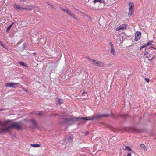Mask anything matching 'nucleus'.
I'll list each match as a JSON object with an SVG mask.
<instances>
[{
	"mask_svg": "<svg viewBox=\"0 0 156 156\" xmlns=\"http://www.w3.org/2000/svg\"><path fill=\"white\" fill-rule=\"evenodd\" d=\"M10 129H15L17 130H20L22 129L23 128L20 124V122H13L8 126L3 128H0V134H4L6 132H9Z\"/></svg>",
	"mask_w": 156,
	"mask_h": 156,
	"instance_id": "nucleus-1",
	"label": "nucleus"
},
{
	"mask_svg": "<svg viewBox=\"0 0 156 156\" xmlns=\"http://www.w3.org/2000/svg\"><path fill=\"white\" fill-rule=\"evenodd\" d=\"M80 120H83L86 121L92 120V117H73L72 118H64V120L65 123L71 125L74 124L76 121H80Z\"/></svg>",
	"mask_w": 156,
	"mask_h": 156,
	"instance_id": "nucleus-2",
	"label": "nucleus"
},
{
	"mask_svg": "<svg viewBox=\"0 0 156 156\" xmlns=\"http://www.w3.org/2000/svg\"><path fill=\"white\" fill-rule=\"evenodd\" d=\"M108 116H111L113 118H115L114 115L112 114V113L110 114H98L97 115H95L92 117V120L94 119H97L98 118L100 117H107Z\"/></svg>",
	"mask_w": 156,
	"mask_h": 156,
	"instance_id": "nucleus-3",
	"label": "nucleus"
},
{
	"mask_svg": "<svg viewBox=\"0 0 156 156\" xmlns=\"http://www.w3.org/2000/svg\"><path fill=\"white\" fill-rule=\"evenodd\" d=\"M129 12L128 15L129 17L131 16L134 12V4L133 2H130L129 4Z\"/></svg>",
	"mask_w": 156,
	"mask_h": 156,
	"instance_id": "nucleus-4",
	"label": "nucleus"
},
{
	"mask_svg": "<svg viewBox=\"0 0 156 156\" xmlns=\"http://www.w3.org/2000/svg\"><path fill=\"white\" fill-rule=\"evenodd\" d=\"M19 85V83H16L13 82H10L7 83H5V86L9 88L12 87L13 88H16L18 87Z\"/></svg>",
	"mask_w": 156,
	"mask_h": 156,
	"instance_id": "nucleus-5",
	"label": "nucleus"
},
{
	"mask_svg": "<svg viewBox=\"0 0 156 156\" xmlns=\"http://www.w3.org/2000/svg\"><path fill=\"white\" fill-rule=\"evenodd\" d=\"M73 135H71L68 136H67L66 138L64 139V140L66 141V140H67L68 142H70L73 140Z\"/></svg>",
	"mask_w": 156,
	"mask_h": 156,
	"instance_id": "nucleus-6",
	"label": "nucleus"
},
{
	"mask_svg": "<svg viewBox=\"0 0 156 156\" xmlns=\"http://www.w3.org/2000/svg\"><path fill=\"white\" fill-rule=\"evenodd\" d=\"M152 42V41L151 40L149 41L147 43L142 46L140 47V49H141L143 48H146L147 46L151 45Z\"/></svg>",
	"mask_w": 156,
	"mask_h": 156,
	"instance_id": "nucleus-7",
	"label": "nucleus"
},
{
	"mask_svg": "<svg viewBox=\"0 0 156 156\" xmlns=\"http://www.w3.org/2000/svg\"><path fill=\"white\" fill-rule=\"evenodd\" d=\"M96 64L95 66L101 67H103L104 65V64L103 62L98 61L96 62Z\"/></svg>",
	"mask_w": 156,
	"mask_h": 156,
	"instance_id": "nucleus-8",
	"label": "nucleus"
},
{
	"mask_svg": "<svg viewBox=\"0 0 156 156\" xmlns=\"http://www.w3.org/2000/svg\"><path fill=\"white\" fill-rule=\"evenodd\" d=\"M30 121L32 122L35 128H37L38 127L37 125L36 121L32 119H30Z\"/></svg>",
	"mask_w": 156,
	"mask_h": 156,
	"instance_id": "nucleus-9",
	"label": "nucleus"
},
{
	"mask_svg": "<svg viewBox=\"0 0 156 156\" xmlns=\"http://www.w3.org/2000/svg\"><path fill=\"white\" fill-rule=\"evenodd\" d=\"M141 35V33L140 31H137L135 34V37L134 39H139L140 36Z\"/></svg>",
	"mask_w": 156,
	"mask_h": 156,
	"instance_id": "nucleus-10",
	"label": "nucleus"
},
{
	"mask_svg": "<svg viewBox=\"0 0 156 156\" xmlns=\"http://www.w3.org/2000/svg\"><path fill=\"white\" fill-rule=\"evenodd\" d=\"M13 7L16 10H21V7L20 5H18L16 4H15L13 5Z\"/></svg>",
	"mask_w": 156,
	"mask_h": 156,
	"instance_id": "nucleus-11",
	"label": "nucleus"
},
{
	"mask_svg": "<svg viewBox=\"0 0 156 156\" xmlns=\"http://www.w3.org/2000/svg\"><path fill=\"white\" fill-rule=\"evenodd\" d=\"M119 116L122 118H126L129 117V116L128 114H120L119 115Z\"/></svg>",
	"mask_w": 156,
	"mask_h": 156,
	"instance_id": "nucleus-12",
	"label": "nucleus"
},
{
	"mask_svg": "<svg viewBox=\"0 0 156 156\" xmlns=\"http://www.w3.org/2000/svg\"><path fill=\"white\" fill-rule=\"evenodd\" d=\"M18 63L21 65L23 66L26 67H28V66L24 62L19 61L18 62Z\"/></svg>",
	"mask_w": 156,
	"mask_h": 156,
	"instance_id": "nucleus-13",
	"label": "nucleus"
},
{
	"mask_svg": "<svg viewBox=\"0 0 156 156\" xmlns=\"http://www.w3.org/2000/svg\"><path fill=\"white\" fill-rule=\"evenodd\" d=\"M122 30L126 29L127 28V24H123L120 25Z\"/></svg>",
	"mask_w": 156,
	"mask_h": 156,
	"instance_id": "nucleus-14",
	"label": "nucleus"
},
{
	"mask_svg": "<svg viewBox=\"0 0 156 156\" xmlns=\"http://www.w3.org/2000/svg\"><path fill=\"white\" fill-rule=\"evenodd\" d=\"M40 146V144H31V146L34 147H38Z\"/></svg>",
	"mask_w": 156,
	"mask_h": 156,
	"instance_id": "nucleus-15",
	"label": "nucleus"
},
{
	"mask_svg": "<svg viewBox=\"0 0 156 156\" xmlns=\"http://www.w3.org/2000/svg\"><path fill=\"white\" fill-rule=\"evenodd\" d=\"M99 2L100 3H103L105 2L104 0H94L93 2L94 3H96L97 2Z\"/></svg>",
	"mask_w": 156,
	"mask_h": 156,
	"instance_id": "nucleus-16",
	"label": "nucleus"
},
{
	"mask_svg": "<svg viewBox=\"0 0 156 156\" xmlns=\"http://www.w3.org/2000/svg\"><path fill=\"white\" fill-rule=\"evenodd\" d=\"M111 53L113 55L115 56V52L114 48H111Z\"/></svg>",
	"mask_w": 156,
	"mask_h": 156,
	"instance_id": "nucleus-17",
	"label": "nucleus"
},
{
	"mask_svg": "<svg viewBox=\"0 0 156 156\" xmlns=\"http://www.w3.org/2000/svg\"><path fill=\"white\" fill-rule=\"evenodd\" d=\"M66 13L70 16H71L72 15L73 16V13L70 11L68 9Z\"/></svg>",
	"mask_w": 156,
	"mask_h": 156,
	"instance_id": "nucleus-18",
	"label": "nucleus"
},
{
	"mask_svg": "<svg viewBox=\"0 0 156 156\" xmlns=\"http://www.w3.org/2000/svg\"><path fill=\"white\" fill-rule=\"evenodd\" d=\"M125 148L128 151H133L131 148L129 147V146H126L125 147Z\"/></svg>",
	"mask_w": 156,
	"mask_h": 156,
	"instance_id": "nucleus-19",
	"label": "nucleus"
},
{
	"mask_svg": "<svg viewBox=\"0 0 156 156\" xmlns=\"http://www.w3.org/2000/svg\"><path fill=\"white\" fill-rule=\"evenodd\" d=\"M57 101L58 102L59 104H61L63 103V101H62V100L61 99L58 98L57 99Z\"/></svg>",
	"mask_w": 156,
	"mask_h": 156,
	"instance_id": "nucleus-20",
	"label": "nucleus"
},
{
	"mask_svg": "<svg viewBox=\"0 0 156 156\" xmlns=\"http://www.w3.org/2000/svg\"><path fill=\"white\" fill-rule=\"evenodd\" d=\"M74 19H75L77 21H78L79 19L73 13V16L72 15L71 16Z\"/></svg>",
	"mask_w": 156,
	"mask_h": 156,
	"instance_id": "nucleus-21",
	"label": "nucleus"
},
{
	"mask_svg": "<svg viewBox=\"0 0 156 156\" xmlns=\"http://www.w3.org/2000/svg\"><path fill=\"white\" fill-rule=\"evenodd\" d=\"M27 47V44L25 43H24L23 45V50H24V49L26 50V49H27L26 48Z\"/></svg>",
	"mask_w": 156,
	"mask_h": 156,
	"instance_id": "nucleus-22",
	"label": "nucleus"
},
{
	"mask_svg": "<svg viewBox=\"0 0 156 156\" xmlns=\"http://www.w3.org/2000/svg\"><path fill=\"white\" fill-rule=\"evenodd\" d=\"M11 28V25H9L7 28L6 29V32L8 33L10 29Z\"/></svg>",
	"mask_w": 156,
	"mask_h": 156,
	"instance_id": "nucleus-23",
	"label": "nucleus"
},
{
	"mask_svg": "<svg viewBox=\"0 0 156 156\" xmlns=\"http://www.w3.org/2000/svg\"><path fill=\"white\" fill-rule=\"evenodd\" d=\"M35 112V114L37 115H41L42 113V112L41 111L36 112Z\"/></svg>",
	"mask_w": 156,
	"mask_h": 156,
	"instance_id": "nucleus-24",
	"label": "nucleus"
},
{
	"mask_svg": "<svg viewBox=\"0 0 156 156\" xmlns=\"http://www.w3.org/2000/svg\"><path fill=\"white\" fill-rule=\"evenodd\" d=\"M150 51H146L145 52L144 54V57L147 56L150 53Z\"/></svg>",
	"mask_w": 156,
	"mask_h": 156,
	"instance_id": "nucleus-25",
	"label": "nucleus"
},
{
	"mask_svg": "<svg viewBox=\"0 0 156 156\" xmlns=\"http://www.w3.org/2000/svg\"><path fill=\"white\" fill-rule=\"evenodd\" d=\"M60 9L61 10H62L63 11H64V12H65L66 13V12L67 11L68 9H63V8H60Z\"/></svg>",
	"mask_w": 156,
	"mask_h": 156,
	"instance_id": "nucleus-26",
	"label": "nucleus"
},
{
	"mask_svg": "<svg viewBox=\"0 0 156 156\" xmlns=\"http://www.w3.org/2000/svg\"><path fill=\"white\" fill-rule=\"evenodd\" d=\"M140 146L142 149H145L146 147V146L143 144H141L140 145Z\"/></svg>",
	"mask_w": 156,
	"mask_h": 156,
	"instance_id": "nucleus-27",
	"label": "nucleus"
},
{
	"mask_svg": "<svg viewBox=\"0 0 156 156\" xmlns=\"http://www.w3.org/2000/svg\"><path fill=\"white\" fill-rule=\"evenodd\" d=\"M152 55L151 53H150L148 55H147V56L144 57L145 58H148L150 57H151V55Z\"/></svg>",
	"mask_w": 156,
	"mask_h": 156,
	"instance_id": "nucleus-28",
	"label": "nucleus"
},
{
	"mask_svg": "<svg viewBox=\"0 0 156 156\" xmlns=\"http://www.w3.org/2000/svg\"><path fill=\"white\" fill-rule=\"evenodd\" d=\"M122 30L121 29V26L120 25L119 26V27H117L116 29V31H119V30Z\"/></svg>",
	"mask_w": 156,
	"mask_h": 156,
	"instance_id": "nucleus-29",
	"label": "nucleus"
},
{
	"mask_svg": "<svg viewBox=\"0 0 156 156\" xmlns=\"http://www.w3.org/2000/svg\"><path fill=\"white\" fill-rule=\"evenodd\" d=\"M87 58L90 61V62H92L93 61V60H94V59H92V58H91L89 57H87Z\"/></svg>",
	"mask_w": 156,
	"mask_h": 156,
	"instance_id": "nucleus-30",
	"label": "nucleus"
},
{
	"mask_svg": "<svg viewBox=\"0 0 156 156\" xmlns=\"http://www.w3.org/2000/svg\"><path fill=\"white\" fill-rule=\"evenodd\" d=\"M155 57V56L154 55H153L152 56V57L151 58H150V59H148V61H152V60Z\"/></svg>",
	"mask_w": 156,
	"mask_h": 156,
	"instance_id": "nucleus-31",
	"label": "nucleus"
},
{
	"mask_svg": "<svg viewBox=\"0 0 156 156\" xmlns=\"http://www.w3.org/2000/svg\"><path fill=\"white\" fill-rule=\"evenodd\" d=\"M97 61V60H94V59L93 61L92 62H93V64L95 66L96 65V62Z\"/></svg>",
	"mask_w": 156,
	"mask_h": 156,
	"instance_id": "nucleus-32",
	"label": "nucleus"
},
{
	"mask_svg": "<svg viewBox=\"0 0 156 156\" xmlns=\"http://www.w3.org/2000/svg\"><path fill=\"white\" fill-rule=\"evenodd\" d=\"M86 16L87 17V18L89 19V21H92V19H91V18H90V16H88V15H87Z\"/></svg>",
	"mask_w": 156,
	"mask_h": 156,
	"instance_id": "nucleus-33",
	"label": "nucleus"
},
{
	"mask_svg": "<svg viewBox=\"0 0 156 156\" xmlns=\"http://www.w3.org/2000/svg\"><path fill=\"white\" fill-rule=\"evenodd\" d=\"M109 45L111 47V48H114V46L112 42H110L109 43Z\"/></svg>",
	"mask_w": 156,
	"mask_h": 156,
	"instance_id": "nucleus-34",
	"label": "nucleus"
},
{
	"mask_svg": "<svg viewBox=\"0 0 156 156\" xmlns=\"http://www.w3.org/2000/svg\"><path fill=\"white\" fill-rule=\"evenodd\" d=\"M145 80L147 82V83H149V79H148V78H145Z\"/></svg>",
	"mask_w": 156,
	"mask_h": 156,
	"instance_id": "nucleus-35",
	"label": "nucleus"
},
{
	"mask_svg": "<svg viewBox=\"0 0 156 156\" xmlns=\"http://www.w3.org/2000/svg\"><path fill=\"white\" fill-rule=\"evenodd\" d=\"M23 90L25 91L26 92H28V90L27 89H26V88H23Z\"/></svg>",
	"mask_w": 156,
	"mask_h": 156,
	"instance_id": "nucleus-36",
	"label": "nucleus"
},
{
	"mask_svg": "<svg viewBox=\"0 0 156 156\" xmlns=\"http://www.w3.org/2000/svg\"><path fill=\"white\" fill-rule=\"evenodd\" d=\"M87 92H83L82 93V95H84V94H87Z\"/></svg>",
	"mask_w": 156,
	"mask_h": 156,
	"instance_id": "nucleus-37",
	"label": "nucleus"
},
{
	"mask_svg": "<svg viewBox=\"0 0 156 156\" xmlns=\"http://www.w3.org/2000/svg\"><path fill=\"white\" fill-rule=\"evenodd\" d=\"M132 154L131 153H128L126 156H131Z\"/></svg>",
	"mask_w": 156,
	"mask_h": 156,
	"instance_id": "nucleus-38",
	"label": "nucleus"
},
{
	"mask_svg": "<svg viewBox=\"0 0 156 156\" xmlns=\"http://www.w3.org/2000/svg\"><path fill=\"white\" fill-rule=\"evenodd\" d=\"M21 10H27V7L23 8V7H21Z\"/></svg>",
	"mask_w": 156,
	"mask_h": 156,
	"instance_id": "nucleus-39",
	"label": "nucleus"
},
{
	"mask_svg": "<svg viewBox=\"0 0 156 156\" xmlns=\"http://www.w3.org/2000/svg\"><path fill=\"white\" fill-rule=\"evenodd\" d=\"M27 10H29L30 11H31L32 10V9L30 8H27Z\"/></svg>",
	"mask_w": 156,
	"mask_h": 156,
	"instance_id": "nucleus-40",
	"label": "nucleus"
},
{
	"mask_svg": "<svg viewBox=\"0 0 156 156\" xmlns=\"http://www.w3.org/2000/svg\"><path fill=\"white\" fill-rule=\"evenodd\" d=\"M53 115L54 116H58V114L57 113H54V114Z\"/></svg>",
	"mask_w": 156,
	"mask_h": 156,
	"instance_id": "nucleus-41",
	"label": "nucleus"
},
{
	"mask_svg": "<svg viewBox=\"0 0 156 156\" xmlns=\"http://www.w3.org/2000/svg\"><path fill=\"white\" fill-rule=\"evenodd\" d=\"M49 5L50 6H51V7L52 8L54 9V5H51H51Z\"/></svg>",
	"mask_w": 156,
	"mask_h": 156,
	"instance_id": "nucleus-42",
	"label": "nucleus"
},
{
	"mask_svg": "<svg viewBox=\"0 0 156 156\" xmlns=\"http://www.w3.org/2000/svg\"><path fill=\"white\" fill-rule=\"evenodd\" d=\"M149 48H153L154 49H155L156 50V48H155V47H154L153 46H150V47H149Z\"/></svg>",
	"mask_w": 156,
	"mask_h": 156,
	"instance_id": "nucleus-43",
	"label": "nucleus"
},
{
	"mask_svg": "<svg viewBox=\"0 0 156 156\" xmlns=\"http://www.w3.org/2000/svg\"><path fill=\"white\" fill-rule=\"evenodd\" d=\"M89 133V132L88 131H86V132H85V135H87V134H88Z\"/></svg>",
	"mask_w": 156,
	"mask_h": 156,
	"instance_id": "nucleus-44",
	"label": "nucleus"
},
{
	"mask_svg": "<svg viewBox=\"0 0 156 156\" xmlns=\"http://www.w3.org/2000/svg\"><path fill=\"white\" fill-rule=\"evenodd\" d=\"M5 109L3 108H0V111H2L3 110H5Z\"/></svg>",
	"mask_w": 156,
	"mask_h": 156,
	"instance_id": "nucleus-45",
	"label": "nucleus"
},
{
	"mask_svg": "<svg viewBox=\"0 0 156 156\" xmlns=\"http://www.w3.org/2000/svg\"><path fill=\"white\" fill-rule=\"evenodd\" d=\"M36 55V52H34L33 53V55Z\"/></svg>",
	"mask_w": 156,
	"mask_h": 156,
	"instance_id": "nucleus-46",
	"label": "nucleus"
},
{
	"mask_svg": "<svg viewBox=\"0 0 156 156\" xmlns=\"http://www.w3.org/2000/svg\"><path fill=\"white\" fill-rule=\"evenodd\" d=\"M47 3H48L49 5H51V3H50L49 2H47Z\"/></svg>",
	"mask_w": 156,
	"mask_h": 156,
	"instance_id": "nucleus-47",
	"label": "nucleus"
},
{
	"mask_svg": "<svg viewBox=\"0 0 156 156\" xmlns=\"http://www.w3.org/2000/svg\"><path fill=\"white\" fill-rule=\"evenodd\" d=\"M14 23V22L12 23L10 25H11V27H12V25Z\"/></svg>",
	"mask_w": 156,
	"mask_h": 156,
	"instance_id": "nucleus-48",
	"label": "nucleus"
},
{
	"mask_svg": "<svg viewBox=\"0 0 156 156\" xmlns=\"http://www.w3.org/2000/svg\"><path fill=\"white\" fill-rule=\"evenodd\" d=\"M139 40H134L135 41H136V42H137Z\"/></svg>",
	"mask_w": 156,
	"mask_h": 156,
	"instance_id": "nucleus-49",
	"label": "nucleus"
},
{
	"mask_svg": "<svg viewBox=\"0 0 156 156\" xmlns=\"http://www.w3.org/2000/svg\"><path fill=\"white\" fill-rule=\"evenodd\" d=\"M13 136L14 137H16V136L15 135H13Z\"/></svg>",
	"mask_w": 156,
	"mask_h": 156,
	"instance_id": "nucleus-50",
	"label": "nucleus"
},
{
	"mask_svg": "<svg viewBox=\"0 0 156 156\" xmlns=\"http://www.w3.org/2000/svg\"><path fill=\"white\" fill-rule=\"evenodd\" d=\"M33 30H31V33L32 32V31H33Z\"/></svg>",
	"mask_w": 156,
	"mask_h": 156,
	"instance_id": "nucleus-51",
	"label": "nucleus"
},
{
	"mask_svg": "<svg viewBox=\"0 0 156 156\" xmlns=\"http://www.w3.org/2000/svg\"><path fill=\"white\" fill-rule=\"evenodd\" d=\"M25 0H22V1H23V2Z\"/></svg>",
	"mask_w": 156,
	"mask_h": 156,
	"instance_id": "nucleus-52",
	"label": "nucleus"
},
{
	"mask_svg": "<svg viewBox=\"0 0 156 156\" xmlns=\"http://www.w3.org/2000/svg\"><path fill=\"white\" fill-rule=\"evenodd\" d=\"M1 123V121L0 120V124Z\"/></svg>",
	"mask_w": 156,
	"mask_h": 156,
	"instance_id": "nucleus-53",
	"label": "nucleus"
}]
</instances>
